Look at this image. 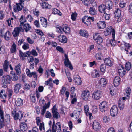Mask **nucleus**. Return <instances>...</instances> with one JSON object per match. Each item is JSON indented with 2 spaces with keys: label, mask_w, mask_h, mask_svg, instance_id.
Segmentation results:
<instances>
[{
  "label": "nucleus",
  "mask_w": 132,
  "mask_h": 132,
  "mask_svg": "<svg viewBox=\"0 0 132 132\" xmlns=\"http://www.w3.org/2000/svg\"><path fill=\"white\" fill-rule=\"evenodd\" d=\"M11 81L10 77L8 75L6 76H3L2 78L1 83L3 85V87L4 88L6 87L7 84H9Z\"/></svg>",
  "instance_id": "nucleus-1"
},
{
  "label": "nucleus",
  "mask_w": 132,
  "mask_h": 132,
  "mask_svg": "<svg viewBox=\"0 0 132 132\" xmlns=\"http://www.w3.org/2000/svg\"><path fill=\"white\" fill-rule=\"evenodd\" d=\"M57 28L59 29L57 31L60 33H62L63 31H64L65 33L69 34L70 32V28L67 24L63 25L62 27H57Z\"/></svg>",
  "instance_id": "nucleus-2"
},
{
  "label": "nucleus",
  "mask_w": 132,
  "mask_h": 132,
  "mask_svg": "<svg viewBox=\"0 0 132 132\" xmlns=\"http://www.w3.org/2000/svg\"><path fill=\"white\" fill-rule=\"evenodd\" d=\"M61 126L60 123L58 122L55 124V122L54 121L53 123L51 130L56 132V130L57 132H60L61 130Z\"/></svg>",
  "instance_id": "nucleus-3"
},
{
  "label": "nucleus",
  "mask_w": 132,
  "mask_h": 132,
  "mask_svg": "<svg viewBox=\"0 0 132 132\" xmlns=\"http://www.w3.org/2000/svg\"><path fill=\"white\" fill-rule=\"evenodd\" d=\"M12 113L14 119L15 120L18 119L20 120L22 118L23 115L22 112L20 111H19L17 112L15 111H13Z\"/></svg>",
  "instance_id": "nucleus-4"
},
{
  "label": "nucleus",
  "mask_w": 132,
  "mask_h": 132,
  "mask_svg": "<svg viewBox=\"0 0 132 132\" xmlns=\"http://www.w3.org/2000/svg\"><path fill=\"white\" fill-rule=\"evenodd\" d=\"M104 35L105 36H107L111 33L112 37L114 38L115 35V30L114 29L112 28V27L111 26H108L106 30L104 31Z\"/></svg>",
  "instance_id": "nucleus-5"
},
{
  "label": "nucleus",
  "mask_w": 132,
  "mask_h": 132,
  "mask_svg": "<svg viewBox=\"0 0 132 132\" xmlns=\"http://www.w3.org/2000/svg\"><path fill=\"white\" fill-rule=\"evenodd\" d=\"M102 94V92L100 90L95 91L93 93L92 97L94 100H98L101 98Z\"/></svg>",
  "instance_id": "nucleus-6"
},
{
  "label": "nucleus",
  "mask_w": 132,
  "mask_h": 132,
  "mask_svg": "<svg viewBox=\"0 0 132 132\" xmlns=\"http://www.w3.org/2000/svg\"><path fill=\"white\" fill-rule=\"evenodd\" d=\"M81 96L82 99L85 101L89 100L90 99L89 91L87 90L83 91Z\"/></svg>",
  "instance_id": "nucleus-7"
},
{
  "label": "nucleus",
  "mask_w": 132,
  "mask_h": 132,
  "mask_svg": "<svg viewBox=\"0 0 132 132\" xmlns=\"http://www.w3.org/2000/svg\"><path fill=\"white\" fill-rule=\"evenodd\" d=\"M107 103L105 101L102 102L99 105L100 110L102 112H104L107 110Z\"/></svg>",
  "instance_id": "nucleus-8"
},
{
  "label": "nucleus",
  "mask_w": 132,
  "mask_h": 132,
  "mask_svg": "<svg viewBox=\"0 0 132 132\" xmlns=\"http://www.w3.org/2000/svg\"><path fill=\"white\" fill-rule=\"evenodd\" d=\"M23 30L22 28L20 27L15 28L12 33L13 36L14 37H17L19 36L20 32L22 31Z\"/></svg>",
  "instance_id": "nucleus-9"
},
{
  "label": "nucleus",
  "mask_w": 132,
  "mask_h": 132,
  "mask_svg": "<svg viewBox=\"0 0 132 132\" xmlns=\"http://www.w3.org/2000/svg\"><path fill=\"white\" fill-rule=\"evenodd\" d=\"M64 56L65 57V58L64 60L65 65L66 67H68L71 70H72L73 69L72 66L69 61L68 56L66 54H64Z\"/></svg>",
  "instance_id": "nucleus-10"
},
{
  "label": "nucleus",
  "mask_w": 132,
  "mask_h": 132,
  "mask_svg": "<svg viewBox=\"0 0 132 132\" xmlns=\"http://www.w3.org/2000/svg\"><path fill=\"white\" fill-rule=\"evenodd\" d=\"M23 7V6L21 3H18L16 4L13 7V9L14 12H17L21 10Z\"/></svg>",
  "instance_id": "nucleus-11"
},
{
  "label": "nucleus",
  "mask_w": 132,
  "mask_h": 132,
  "mask_svg": "<svg viewBox=\"0 0 132 132\" xmlns=\"http://www.w3.org/2000/svg\"><path fill=\"white\" fill-rule=\"evenodd\" d=\"M121 11L119 9H117L114 13L115 17L117 19V21L119 22L121 21L122 20V18L121 16Z\"/></svg>",
  "instance_id": "nucleus-12"
},
{
  "label": "nucleus",
  "mask_w": 132,
  "mask_h": 132,
  "mask_svg": "<svg viewBox=\"0 0 132 132\" xmlns=\"http://www.w3.org/2000/svg\"><path fill=\"white\" fill-rule=\"evenodd\" d=\"M93 38L97 43L99 44L101 43L103 40V39L101 37L100 34L97 33L94 35Z\"/></svg>",
  "instance_id": "nucleus-13"
},
{
  "label": "nucleus",
  "mask_w": 132,
  "mask_h": 132,
  "mask_svg": "<svg viewBox=\"0 0 132 132\" xmlns=\"http://www.w3.org/2000/svg\"><path fill=\"white\" fill-rule=\"evenodd\" d=\"M118 112V108L117 106L116 105L113 106L110 110L111 115L113 117H114L117 115Z\"/></svg>",
  "instance_id": "nucleus-14"
},
{
  "label": "nucleus",
  "mask_w": 132,
  "mask_h": 132,
  "mask_svg": "<svg viewBox=\"0 0 132 132\" xmlns=\"http://www.w3.org/2000/svg\"><path fill=\"white\" fill-rule=\"evenodd\" d=\"M57 39L59 42L63 43H66L67 41V37L64 35H60L57 37Z\"/></svg>",
  "instance_id": "nucleus-15"
},
{
  "label": "nucleus",
  "mask_w": 132,
  "mask_h": 132,
  "mask_svg": "<svg viewBox=\"0 0 132 132\" xmlns=\"http://www.w3.org/2000/svg\"><path fill=\"white\" fill-rule=\"evenodd\" d=\"M118 71L119 75L122 77L124 76L126 72L125 69L121 65H120L119 67Z\"/></svg>",
  "instance_id": "nucleus-16"
},
{
  "label": "nucleus",
  "mask_w": 132,
  "mask_h": 132,
  "mask_svg": "<svg viewBox=\"0 0 132 132\" xmlns=\"http://www.w3.org/2000/svg\"><path fill=\"white\" fill-rule=\"evenodd\" d=\"M126 97H123L119 99L118 103V106L120 110H122L124 107V102L125 100Z\"/></svg>",
  "instance_id": "nucleus-17"
},
{
  "label": "nucleus",
  "mask_w": 132,
  "mask_h": 132,
  "mask_svg": "<svg viewBox=\"0 0 132 132\" xmlns=\"http://www.w3.org/2000/svg\"><path fill=\"white\" fill-rule=\"evenodd\" d=\"M82 21L85 24H87L86 23V21L87 22H88L89 21L90 22L91 21L93 22L94 21V17L93 16H85L84 17V19H82Z\"/></svg>",
  "instance_id": "nucleus-18"
},
{
  "label": "nucleus",
  "mask_w": 132,
  "mask_h": 132,
  "mask_svg": "<svg viewBox=\"0 0 132 132\" xmlns=\"http://www.w3.org/2000/svg\"><path fill=\"white\" fill-rule=\"evenodd\" d=\"M17 73L16 74L15 72L12 71H11L9 76L10 77L11 80H12L13 81H16L18 80V77L17 76Z\"/></svg>",
  "instance_id": "nucleus-19"
},
{
  "label": "nucleus",
  "mask_w": 132,
  "mask_h": 132,
  "mask_svg": "<svg viewBox=\"0 0 132 132\" xmlns=\"http://www.w3.org/2000/svg\"><path fill=\"white\" fill-rule=\"evenodd\" d=\"M92 127L94 130L98 131L101 128V127L99 123L96 121H95L92 124Z\"/></svg>",
  "instance_id": "nucleus-20"
},
{
  "label": "nucleus",
  "mask_w": 132,
  "mask_h": 132,
  "mask_svg": "<svg viewBox=\"0 0 132 132\" xmlns=\"http://www.w3.org/2000/svg\"><path fill=\"white\" fill-rule=\"evenodd\" d=\"M21 88V85L19 83H17L15 84L14 86V92L18 93L20 90Z\"/></svg>",
  "instance_id": "nucleus-21"
},
{
  "label": "nucleus",
  "mask_w": 132,
  "mask_h": 132,
  "mask_svg": "<svg viewBox=\"0 0 132 132\" xmlns=\"http://www.w3.org/2000/svg\"><path fill=\"white\" fill-rule=\"evenodd\" d=\"M98 10L100 12L102 13H104L109 11L104 4L100 5L98 7Z\"/></svg>",
  "instance_id": "nucleus-22"
},
{
  "label": "nucleus",
  "mask_w": 132,
  "mask_h": 132,
  "mask_svg": "<svg viewBox=\"0 0 132 132\" xmlns=\"http://www.w3.org/2000/svg\"><path fill=\"white\" fill-rule=\"evenodd\" d=\"M4 114L3 111L0 109V116L1 119H0V128L2 127L3 125L4 122Z\"/></svg>",
  "instance_id": "nucleus-23"
},
{
  "label": "nucleus",
  "mask_w": 132,
  "mask_h": 132,
  "mask_svg": "<svg viewBox=\"0 0 132 132\" xmlns=\"http://www.w3.org/2000/svg\"><path fill=\"white\" fill-rule=\"evenodd\" d=\"M104 5L109 11V10L112 8V3L110 0H106L105 2V4Z\"/></svg>",
  "instance_id": "nucleus-24"
},
{
  "label": "nucleus",
  "mask_w": 132,
  "mask_h": 132,
  "mask_svg": "<svg viewBox=\"0 0 132 132\" xmlns=\"http://www.w3.org/2000/svg\"><path fill=\"white\" fill-rule=\"evenodd\" d=\"M107 79L105 78H101L99 81V83L101 86L104 87L107 84Z\"/></svg>",
  "instance_id": "nucleus-25"
},
{
  "label": "nucleus",
  "mask_w": 132,
  "mask_h": 132,
  "mask_svg": "<svg viewBox=\"0 0 132 132\" xmlns=\"http://www.w3.org/2000/svg\"><path fill=\"white\" fill-rule=\"evenodd\" d=\"M50 102H48L47 104L42 106V108L41 110V114L42 115H44L45 111H46V109L49 108L50 105Z\"/></svg>",
  "instance_id": "nucleus-26"
},
{
  "label": "nucleus",
  "mask_w": 132,
  "mask_h": 132,
  "mask_svg": "<svg viewBox=\"0 0 132 132\" xmlns=\"http://www.w3.org/2000/svg\"><path fill=\"white\" fill-rule=\"evenodd\" d=\"M110 89V93L112 96H114L117 93V89L115 87H111Z\"/></svg>",
  "instance_id": "nucleus-27"
},
{
  "label": "nucleus",
  "mask_w": 132,
  "mask_h": 132,
  "mask_svg": "<svg viewBox=\"0 0 132 132\" xmlns=\"http://www.w3.org/2000/svg\"><path fill=\"white\" fill-rule=\"evenodd\" d=\"M27 127L26 124L24 122H22L20 125V129L22 131H24L27 129Z\"/></svg>",
  "instance_id": "nucleus-28"
},
{
  "label": "nucleus",
  "mask_w": 132,
  "mask_h": 132,
  "mask_svg": "<svg viewBox=\"0 0 132 132\" xmlns=\"http://www.w3.org/2000/svg\"><path fill=\"white\" fill-rule=\"evenodd\" d=\"M97 26L100 29H104L106 27L104 21H100L97 23Z\"/></svg>",
  "instance_id": "nucleus-29"
},
{
  "label": "nucleus",
  "mask_w": 132,
  "mask_h": 132,
  "mask_svg": "<svg viewBox=\"0 0 132 132\" xmlns=\"http://www.w3.org/2000/svg\"><path fill=\"white\" fill-rule=\"evenodd\" d=\"M40 20L41 23L42 24L44 27H46L47 25V20L43 17H40Z\"/></svg>",
  "instance_id": "nucleus-30"
},
{
  "label": "nucleus",
  "mask_w": 132,
  "mask_h": 132,
  "mask_svg": "<svg viewBox=\"0 0 132 132\" xmlns=\"http://www.w3.org/2000/svg\"><path fill=\"white\" fill-rule=\"evenodd\" d=\"M21 65L20 63L15 67L14 69L18 75H20L21 73Z\"/></svg>",
  "instance_id": "nucleus-31"
},
{
  "label": "nucleus",
  "mask_w": 132,
  "mask_h": 132,
  "mask_svg": "<svg viewBox=\"0 0 132 132\" xmlns=\"http://www.w3.org/2000/svg\"><path fill=\"white\" fill-rule=\"evenodd\" d=\"M90 14L92 15H94L97 13V9L94 7H90L89 10Z\"/></svg>",
  "instance_id": "nucleus-32"
},
{
  "label": "nucleus",
  "mask_w": 132,
  "mask_h": 132,
  "mask_svg": "<svg viewBox=\"0 0 132 132\" xmlns=\"http://www.w3.org/2000/svg\"><path fill=\"white\" fill-rule=\"evenodd\" d=\"M91 76L94 78H96L99 77L100 76V75L98 71L96 70H94L91 74Z\"/></svg>",
  "instance_id": "nucleus-33"
},
{
  "label": "nucleus",
  "mask_w": 132,
  "mask_h": 132,
  "mask_svg": "<svg viewBox=\"0 0 132 132\" xmlns=\"http://www.w3.org/2000/svg\"><path fill=\"white\" fill-rule=\"evenodd\" d=\"M120 80V77L118 76H116L115 78L114 81V84L115 86H117L119 83Z\"/></svg>",
  "instance_id": "nucleus-34"
},
{
  "label": "nucleus",
  "mask_w": 132,
  "mask_h": 132,
  "mask_svg": "<svg viewBox=\"0 0 132 132\" xmlns=\"http://www.w3.org/2000/svg\"><path fill=\"white\" fill-rule=\"evenodd\" d=\"M94 0H85L84 4L87 6H91L94 2Z\"/></svg>",
  "instance_id": "nucleus-35"
},
{
  "label": "nucleus",
  "mask_w": 132,
  "mask_h": 132,
  "mask_svg": "<svg viewBox=\"0 0 132 132\" xmlns=\"http://www.w3.org/2000/svg\"><path fill=\"white\" fill-rule=\"evenodd\" d=\"M16 51V45L15 44L14 42L12 45L10 49L11 52L12 53H15Z\"/></svg>",
  "instance_id": "nucleus-36"
},
{
  "label": "nucleus",
  "mask_w": 132,
  "mask_h": 132,
  "mask_svg": "<svg viewBox=\"0 0 132 132\" xmlns=\"http://www.w3.org/2000/svg\"><path fill=\"white\" fill-rule=\"evenodd\" d=\"M41 5L43 8L50 9L51 7V6L50 5L47 3L44 2H42V3H41Z\"/></svg>",
  "instance_id": "nucleus-37"
},
{
  "label": "nucleus",
  "mask_w": 132,
  "mask_h": 132,
  "mask_svg": "<svg viewBox=\"0 0 132 132\" xmlns=\"http://www.w3.org/2000/svg\"><path fill=\"white\" fill-rule=\"evenodd\" d=\"M16 105L19 106L22 105L23 104V101L22 99L18 98L16 100Z\"/></svg>",
  "instance_id": "nucleus-38"
},
{
  "label": "nucleus",
  "mask_w": 132,
  "mask_h": 132,
  "mask_svg": "<svg viewBox=\"0 0 132 132\" xmlns=\"http://www.w3.org/2000/svg\"><path fill=\"white\" fill-rule=\"evenodd\" d=\"M19 56L20 58L23 60L25 59V57H27V55L25 53H23L21 51L19 50Z\"/></svg>",
  "instance_id": "nucleus-39"
},
{
  "label": "nucleus",
  "mask_w": 132,
  "mask_h": 132,
  "mask_svg": "<svg viewBox=\"0 0 132 132\" xmlns=\"http://www.w3.org/2000/svg\"><path fill=\"white\" fill-rule=\"evenodd\" d=\"M104 63L106 65L110 66H112V62L109 59L106 58L104 60Z\"/></svg>",
  "instance_id": "nucleus-40"
},
{
  "label": "nucleus",
  "mask_w": 132,
  "mask_h": 132,
  "mask_svg": "<svg viewBox=\"0 0 132 132\" xmlns=\"http://www.w3.org/2000/svg\"><path fill=\"white\" fill-rule=\"evenodd\" d=\"M80 34L81 36L86 37H88L89 35L88 34L85 30H81L80 32Z\"/></svg>",
  "instance_id": "nucleus-41"
},
{
  "label": "nucleus",
  "mask_w": 132,
  "mask_h": 132,
  "mask_svg": "<svg viewBox=\"0 0 132 132\" xmlns=\"http://www.w3.org/2000/svg\"><path fill=\"white\" fill-rule=\"evenodd\" d=\"M23 28L25 30V31L27 32L31 29V27L29 24H25L24 25Z\"/></svg>",
  "instance_id": "nucleus-42"
},
{
  "label": "nucleus",
  "mask_w": 132,
  "mask_h": 132,
  "mask_svg": "<svg viewBox=\"0 0 132 132\" xmlns=\"http://www.w3.org/2000/svg\"><path fill=\"white\" fill-rule=\"evenodd\" d=\"M11 37V34L9 31H7L4 36L5 39L7 40H9Z\"/></svg>",
  "instance_id": "nucleus-43"
},
{
  "label": "nucleus",
  "mask_w": 132,
  "mask_h": 132,
  "mask_svg": "<svg viewBox=\"0 0 132 132\" xmlns=\"http://www.w3.org/2000/svg\"><path fill=\"white\" fill-rule=\"evenodd\" d=\"M131 91V89L129 87H127L126 89L125 94L126 95V96L128 98L130 97Z\"/></svg>",
  "instance_id": "nucleus-44"
},
{
  "label": "nucleus",
  "mask_w": 132,
  "mask_h": 132,
  "mask_svg": "<svg viewBox=\"0 0 132 132\" xmlns=\"http://www.w3.org/2000/svg\"><path fill=\"white\" fill-rule=\"evenodd\" d=\"M100 71L101 72L104 73L106 70V67L105 65L104 64H102L100 67Z\"/></svg>",
  "instance_id": "nucleus-45"
},
{
  "label": "nucleus",
  "mask_w": 132,
  "mask_h": 132,
  "mask_svg": "<svg viewBox=\"0 0 132 132\" xmlns=\"http://www.w3.org/2000/svg\"><path fill=\"white\" fill-rule=\"evenodd\" d=\"M52 13L54 14H57L58 15L61 16L62 13L57 9L54 8L52 9Z\"/></svg>",
  "instance_id": "nucleus-46"
},
{
  "label": "nucleus",
  "mask_w": 132,
  "mask_h": 132,
  "mask_svg": "<svg viewBox=\"0 0 132 132\" xmlns=\"http://www.w3.org/2000/svg\"><path fill=\"white\" fill-rule=\"evenodd\" d=\"M131 64L130 62H128L125 64V69L127 71H129L131 69Z\"/></svg>",
  "instance_id": "nucleus-47"
},
{
  "label": "nucleus",
  "mask_w": 132,
  "mask_h": 132,
  "mask_svg": "<svg viewBox=\"0 0 132 132\" xmlns=\"http://www.w3.org/2000/svg\"><path fill=\"white\" fill-rule=\"evenodd\" d=\"M8 66V61L6 60L4 61L3 65L4 69L6 71H7V69Z\"/></svg>",
  "instance_id": "nucleus-48"
},
{
  "label": "nucleus",
  "mask_w": 132,
  "mask_h": 132,
  "mask_svg": "<svg viewBox=\"0 0 132 132\" xmlns=\"http://www.w3.org/2000/svg\"><path fill=\"white\" fill-rule=\"evenodd\" d=\"M102 119L103 122L105 123H108L110 120L109 117L106 116H104L103 117Z\"/></svg>",
  "instance_id": "nucleus-49"
},
{
  "label": "nucleus",
  "mask_w": 132,
  "mask_h": 132,
  "mask_svg": "<svg viewBox=\"0 0 132 132\" xmlns=\"http://www.w3.org/2000/svg\"><path fill=\"white\" fill-rule=\"evenodd\" d=\"M104 16L106 20H109L110 18V14L108 11L107 12L104 13Z\"/></svg>",
  "instance_id": "nucleus-50"
},
{
  "label": "nucleus",
  "mask_w": 132,
  "mask_h": 132,
  "mask_svg": "<svg viewBox=\"0 0 132 132\" xmlns=\"http://www.w3.org/2000/svg\"><path fill=\"white\" fill-rule=\"evenodd\" d=\"M5 52L4 46L0 44V54H3Z\"/></svg>",
  "instance_id": "nucleus-51"
},
{
  "label": "nucleus",
  "mask_w": 132,
  "mask_h": 132,
  "mask_svg": "<svg viewBox=\"0 0 132 132\" xmlns=\"http://www.w3.org/2000/svg\"><path fill=\"white\" fill-rule=\"evenodd\" d=\"M84 110L85 113L86 115H88V112L89 110L88 106V105H86L84 106Z\"/></svg>",
  "instance_id": "nucleus-52"
},
{
  "label": "nucleus",
  "mask_w": 132,
  "mask_h": 132,
  "mask_svg": "<svg viewBox=\"0 0 132 132\" xmlns=\"http://www.w3.org/2000/svg\"><path fill=\"white\" fill-rule=\"evenodd\" d=\"M75 84L77 85H79L81 84V80L80 78H78V79L74 81Z\"/></svg>",
  "instance_id": "nucleus-53"
},
{
  "label": "nucleus",
  "mask_w": 132,
  "mask_h": 132,
  "mask_svg": "<svg viewBox=\"0 0 132 132\" xmlns=\"http://www.w3.org/2000/svg\"><path fill=\"white\" fill-rule=\"evenodd\" d=\"M77 14L75 12L74 13H72L71 15V18L73 20H75L76 19L77 16Z\"/></svg>",
  "instance_id": "nucleus-54"
},
{
  "label": "nucleus",
  "mask_w": 132,
  "mask_h": 132,
  "mask_svg": "<svg viewBox=\"0 0 132 132\" xmlns=\"http://www.w3.org/2000/svg\"><path fill=\"white\" fill-rule=\"evenodd\" d=\"M113 38L111 39L110 42L112 46H114L116 44V43L114 40L115 36L114 38Z\"/></svg>",
  "instance_id": "nucleus-55"
},
{
  "label": "nucleus",
  "mask_w": 132,
  "mask_h": 132,
  "mask_svg": "<svg viewBox=\"0 0 132 132\" xmlns=\"http://www.w3.org/2000/svg\"><path fill=\"white\" fill-rule=\"evenodd\" d=\"M29 45L27 43H24V44L22 46V48L24 50H27L29 48Z\"/></svg>",
  "instance_id": "nucleus-56"
},
{
  "label": "nucleus",
  "mask_w": 132,
  "mask_h": 132,
  "mask_svg": "<svg viewBox=\"0 0 132 132\" xmlns=\"http://www.w3.org/2000/svg\"><path fill=\"white\" fill-rule=\"evenodd\" d=\"M27 59L29 63L33 62L34 60V59L32 56H27Z\"/></svg>",
  "instance_id": "nucleus-57"
},
{
  "label": "nucleus",
  "mask_w": 132,
  "mask_h": 132,
  "mask_svg": "<svg viewBox=\"0 0 132 132\" xmlns=\"http://www.w3.org/2000/svg\"><path fill=\"white\" fill-rule=\"evenodd\" d=\"M96 57L97 59L100 60L103 57V56L101 53H98L96 54Z\"/></svg>",
  "instance_id": "nucleus-58"
},
{
  "label": "nucleus",
  "mask_w": 132,
  "mask_h": 132,
  "mask_svg": "<svg viewBox=\"0 0 132 132\" xmlns=\"http://www.w3.org/2000/svg\"><path fill=\"white\" fill-rule=\"evenodd\" d=\"M26 72L27 75L29 77H31V72L30 70L28 68L26 69Z\"/></svg>",
  "instance_id": "nucleus-59"
},
{
  "label": "nucleus",
  "mask_w": 132,
  "mask_h": 132,
  "mask_svg": "<svg viewBox=\"0 0 132 132\" xmlns=\"http://www.w3.org/2000/svg\"><path fill=\"white\" fill-rule=\"evenodd\" d=\"M4 91L3 90H1L0 92V97L2 98H6L7 97V95H4L3 94V92Z\"/></svg>",
  "instance_id": "nucleus-60"
},
{
  "label": "nucleus",
  "mask_w": 132,
  "mask_h": 132,
  "mask_svg": "<svg viewBox=\"0 0 132 132\" xmlns=\"http://www.w3.org/2000/svg\"><path fill=\"white\" fill-rule=\"evenodd\" d=\"M23 16L22 15L21 16L20 19V24L22 25H23L24 22H26V20H25L24 21H23Z\"/></svg>",
  "instance_id": "nucleus-61"
},
{
  "label": "nucleus",
  "mask_w": 132,
  "mask_h": 132,
  "mask_svg": "<svg viewBox=\"0 0 132 132\" xmlns=\"http://www.w3.org/2000/svg\"><path fill=\"white\" fill-rule=\"evenodd\" d=\"M53 116L54 118L58 119L60 118V116L59 113L58 112L55 113L53 114Z\"/></svg>",
  "instance_id": "nucleus-62"
},
{
  "label": "nucleus",
  "mask_w": 132,
  "mask_h": 132,
  "mask_svg": "<svg viewBox=\"0 0 132 132\" xmlns=\"http://www.w3.org/2000/svg\"><path fill=\"white\" fill-rule=\"evenodd\" d=\"M45 117L46 118H50L52 117V115L51 113L48 111H47L46 113Z\"/></svg>",
  "instance_id": "nucleus-63"
},
{
  "label": "nucleus",
  "mask_w": 132,
  "mask_h": 132,
  "mask_svg": "<svg viewBox=\"0 0 132 132\" xmlns=\"http://www.w3.org/2000/svg\"><path fill=\"white\" fill-rule=\"evenodd\" d=\"M31 54L35 56H37L38 54L36 51L34 49H32L31 51Z\"/></svg>",
  "instance_id": "nucleus-64"
}]
</instances>
